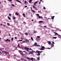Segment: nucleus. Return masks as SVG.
Wrapping results in <instances>:
<instances>
[{"instance_id":"13","label":"nucleus","mask_w":61,"mask_h":61,"mask_svg":"<svg viewBox=\"0 0 61 61\" xmlns=\"http://www.w3.org/2000/svg\"><path fill=\"white\" fill-rule=\"evenodd\" d=\"M37 43H36V42H35V43L34 44V46H36V45H37Z\"/></svg>"},{"instance_id":"6","label":"nucleus","mask_w":61,"mask_h":61,"mask_svg":"<svg viewBox=\"0 0 61 61\" xmlns=\"http://www.w3.org/2000/svg\"><path fill=\"white\" fill-rule=\"evenodd\" d=\"M16 1H18V2L19 3H20V4H21L22 2L18 0H16Z\"/></svg>"},{"instance_id":"2","label":"nucleus","mask_w":61,"mask_h":61,"mask_svg":"<svg viewBox=\"0 0 61 61\" xmlns=\"http://www.w3.org/2000/svg\"><path fill=\"white\" fill-rule=\"evenodd\" d=\"M33 52H35V51H31V52H30L29 53L30 54H33Z\"/></svg>"},{"instance_id":"38","label":"nucleus","mask_w":61,"mask_h":61,"mask_svg":"<svg viewBox=\"0 0 61 61\" xmlns=\"http://www.w3.org/2000/svg\"><path fill=\"white\" fill-rule=\"evenodd\" d=\"M39 14H37V16H39Z\"/></svg>"},{"instance_id":"50","label":"nucleus","mask_w":61,"mask_h":61,"mask_svg":"<svg viewBox=\"0 0 61 61\" xmlns=\"http://www.w3.org/2000/svg\"><path fill=\"white\" fill-rule=\"evenodd\" d=\"M35 9L36 10H37V8H35Z\"/></svg>"},{"instance_id":"14","label":"nucleus","mask_w":61,"mask_h":61,"mask_svg":"<svg viewBox=\"0 0 61 61\" xmlns=\"http://www.w3.org/2000/svg\"><path fill=\"white\" fill-rule=\"evenodd\" d=\"M37 60H38V61H39V60H40V57H38L37 59Z\"/></svg>"},{"instance_id":"22","label":"nucleus","mask_w":61,"mask_h":61,"mask_svg":"<svg viewBox=\"0 0 61 61\" xmlns=\"http://www.w3.org/2000/svg\"><path fill=\"white\" fill-rule=\"evenodd\" d=\"M16 18H15V17H13V19L14 20H15V19Z\"/></svg>"},{"instance_id":"43","label":"nucleus","mask_w":61,"mask_h":61,"mask_svg":"<svg viewBox=\"0 0 61 61\" xmlns=\"http://www.w3.org/2000/svg\"><path fill=\"white\" fill-rule=\"evenodd\" d=\"M29 48H27V50H29Z\"/></svg>"},{"instance_id":"23","label":"nucleus","mask_w":61,"mask_h":61,"mask_svg":"<svg viewBox=\"0 0 61 61\" xmlns=\"http://www.w3.org/2000/svg\"><path fill=\"white\" fill-rule=\"evenodd\" d=\"M8 41V39H7L5 40V42H6L7 41Z\"/></svg>"},{"instance_id":"48","label":"nucleus","mask_w":61,"mask_h":61,"mask_svg":"<svg viewBox=\"0 0 61 61\" xmlns=\"http://www.w3.org/2000/svg\"><path fill=\"white\" fill-rule=\"evenodd\" d=\"M44 9H46V8L45 7H44V8H43Z\"/></svg>"},{"instance_id":"17","label":"nucleus","mask_w":61,"mask_h":61,"mask_svg":"<svg viewBox=\"0 0 61 61\" xmlns=\"http://www.w3.org/2000/svg\"><path fill=\"white\" fill-rule=\"evenodd\" d=\"M31 61H33V60H34V59L33 58H31Z\"/></svg>"},{"instance_id":"55","label":"nucleus","mask_w":61,"mask_h":61,"mask_svg":"<svg viewBox=\"0 0 61 61\" xmlns=\"http://www.w3.org/2000/svg\"><path fill=\"white\" fill-rule=\"evenodd\" d=\"M0 26H1V25H3V24H1L0 25Z\"/></svg>"},{"instance_id":"54","label":"nucleus","mask_w":61,"mask_h":61,"mask_svg":"<svg viewBox=\"0 0 61 61\" xmlns=\"http://www.w3.org/2000/svg\"><path fill=\"white\" fill-rule=\"evenodd\" d=\"M25 3H26V1H25Z\"/></svg>"},{"instance_id":"35","label":"nucleus","mask_w":61,"mask_h":61,"mask_svg":"<svg viewBox=\"0 0 61 61\" xmlns=\"http://www.w3.org/2000/svg\"><path fill=\"white\" fill-rule=\"evenodd\" d=\"M38 56H40V53H38Z\"/></svg>"},{"instance_id":"49","label":"nucleus","mask_w":61,"mask_h":61,"mask_svg":"<svg viewBox=\"0 0 61 61\" xmlns=\"http://www.w3.org/2000/svg\"><path fill=\"white\" fill-rule=\"evenodd\" d=\"M47 49H50V48H47Z\"/></svg>"},{"instance_id":"18","label":"nucleus","mask_w":61,"mask_h":61,"mask_svg":"<svg viewBox=\"0 0 61 61\" xmlns=\"http://www.w3.org/2000/svg\"><path fill=\"white\" fill-rule=\"evenodd\" d=\"M29 3H31L32 2V0H30L29 1Z\"/></svg>"},{"instance_id":"28","label":"nucleus","mask_w":61,"mask_h":61,"mask_svg":"<svg viewBox=\"0 0 61 61\" xmlns=\"http://www.w3.org/2000/svg\"><path fill=\"white\" fill-rule=\"evenodd\" d=\"M40 49H41V50H44V49H43V48H40Z\"/></svg>"},{"instance_id":"60","label":"nucleus","mask_w":61,"mask_h":61,"mask_svg":"<svg viewBox=\"0 0 61 61\" xmlns=\"http://www.w3.org/2000/svg\"><path fill=\"white\" fill-rule=\"evenodd\" d=\"M23 52H25V51H23Z\"/></svg>"},{"instance_id":"56","label":"nucleus","mask_w":61,"mask_h":61,"mask_svg":"<svg viewBox=\"0 0 61 61\" xmlns=\"http://www.w3.org/2000/svg\"><path fill=\"white\" fill-rule=\"evenodd\" d=\"M18 21H16V23H18Z\"/></svg>"},{"instance_id":"36","label":"nucleus","mask_w":61,"mask_h":61,"mask_svg":"<svg viewBox=\"0 0 61 61\" xmlns=\"http://www.w3.org/2000/svg\"><path fill=\"white\" fill-rule=\"evenodd\" d=\"M27 58L28 59H29V60H31V59H30V58Z\"/></svg>"},{"instance_id":"27","label":"nucleus","mask_w":61,"mask_h":61,"mask_svg":"<svg viewBox=\"0 0 61 61\" xmlns=\"http://www.w3.org/2000/svg\"><path fill=\"white\" fill-rule=\"evenodd\" d=\"M37 38H40V36H37Z\"/></svg>"},{"instance_id":"45","label":"nucleus","mask_w":61,"mask_h":61,"mask_svg":"<svg viewBox=\"0 0 61 61\" xmlns=\"http://www.w3.org/2000/svg\"><path fill=\"white\" fill-rule=\"evenodd\" d=\"M12 5V6H14V7H15V5Z\"/></svg>"},{"instance_id":"30","label":"nucleus","mask_w":61,"mask_h":61,"mask_svg":"<svg viewBox=\"0 0 61 61\" xmlns=\"http://www.w3.org/2000/svg\"><path fill=\"white\" fill-rule=\"evenodd\" d=\"M11 39L12 41H13V40H14V38H13L12 37L11 38Z\"/></svg>"},{"instance_id":"31","label":"nucleus","mask_w":61,"mask_h":61,"mask_svg":"<svg viewBox=\"0 0 61 61\" xmlns=\"http://www.w3.org/2000/svg\"><path fill=\"white\" fill-rule=\"evenodd\" d=\"M38 18H41V16H39L38 17Z\"/></svg>"},{"instance_id":"11","label":"nucleus","mask_w":61,"mask_h":61,"mask_svg":"<svg viewBox=\"0 0 61 61\" xmlns=\"http://www.w3.org/2000/svg\"><path fill=\"white\" fill-rule=\"evenodd\" d=\"M37 3V1H36V2H35L34 4V5H36V4Z\"/></svg>"},{"instance_id":"15","label":"nucleus","mask_w":61,"mask_h":61,"mask_svg":"<svg viewBox=\"0 0 61 61\" xmlns=\"http://www.w3.org/2000/svg\"><path fill=\"white\" fill-rule=\"evenodd\" d=\"M58 36L59 37V38H61V36L60 35H58Z\"/></svg>"},{"instance_id":"61","label":"nucleus","mask_w":61,"mask_h":61,"mask_svg":"<svg viewBox=\"0 0 61 61\" xmlns=\"http://www.w3.org/2000/svg\"><path fill=\"white\" fill-rule=\"evenodd\" d=\"M21 60H24V59H23V58H21Z\"/></svg>"},{"instance_id":"34","label":"nucleus","mask_w":61,"mask_h":61,"mask_svg":"<svg viewBox=\"0 0 61 61\" xmlns=\"http://www.w3.org/2000/svg\"><path fill=\"white\" fill-rule=\"evenodd\" d=\"M6 52V51H4L3 52V53H4V54H5Z\"/></svg>"},{"instance_id":"47","label":"nucleus","mask_w":61,"mask_h":61,"mask_svg":"<svg viewBox=\"0 0 61 61\" xmlns=\"http://www.w3.org/2000/svg\"><path fill=\"white\" fill-rule=\"evenodd\" d=\"M33 6L34 8H36V7H35V6H34L33 5Z\"/></svg>"},{"instance_id":"33","label":"nucleus","mask_w":61,"mask_h":61,"mask_svg":"<svg viewBox=\"0 0 61 61\" xmlns=\"http://www.w3.org/2000/svg\"><path fill=\"white\" fill-rule=\"evenodd\" d=\"M16 15H18V13H15Z\"/></svg>"},{"instance_id":"7","label":"nucleus","mask_w":61,"mask_h":61,"mask_svg":"<svg viewBox=\"0 0 61 61\" xmlns=\"http://www.w3.org/2000/svg\"><path fill=\"white\" fill-rule=\"evenodd\" d=\"M48 43L49 45H50L51 44V42L50 41H48Z\"/></svg>"},{"instance_id":"57","label":"nucleus","mask_w":61,"mask_h":61,"mask_svg":"<svg viewBox=\"0 0 61 61\" xmlns=\"http://www.w3.org/2000/svg\"><path fill=\"white\" fill-rule=\"evenodd\" d=\"M26 50V51H29V50Z\"/></svg>"},{"instance_id":"29","label":"nucleus","mask_w":61,"mask_h":61,"mask_svg":"<svg viewBox=\"0 0 61 61\" xmlns=\"http://www.w3.org/2000/svg\"><path fill=\"white\" fill-rule=\"evenodd\" d=\"M23 16H24V17H25V14H23Z\"/></svg>"},{"instance_id":"26","label":"nucleus","mask_w":61,"mask_h":61,"mask_svg":"<svg viewBox=\"0 0 61 61\" xmlns=\"http://www.w3.org/2000/svg\"><path fill=\"white\" fill-rule=\"evenodd\" d=\"M51 46L52 47H53L54 46V45L53 44H52L51 45Z\"/></svg>"},{"instance_id":"4","label":"nucleus","mask_w":61,"mask_h":61,"mask_svg":"<svg viewBox=\"0 0 61 61\" xmlns=\"http://www.w3.org/2000/svg\"><path fill=\"white\" fill-rule=\"evenodd\" d=\"M25 41L26 42H29V41L28 40H25Z\"/></svg>"},{"instance_id":"64","label":"nucleus","mask_w":61,"mask_h":61,"mask_svg":"<svg viewBox=\"0 0 61 61\" xmlns=\"http://www.w3.org/2000/svg\"><path fill=\"white\" fill-rule=\"evenodd\" d=\"M1 40V38H0V40Z\"/></svg>"},{"instance_id":"25","label":"nucleus","mask_w":61,"mask_h":61,"mask_svg":"<svg viewBox=\"0 0 61 61\" xmlns=\"http://www.w3.org/2000/svg\"><path fill=\"white\" fill-rule=\"evenodd\" d=\"M56 38H57V37H53V38H54V39H56Z\"/></svg>"},{"instance_id":"24","label":"nucleus","mask_w":61,"mask_h":61,"mask_svg":"<svg viewBox=\"0 0 61 61\" xmlns=\"http://www.w3.org/2000/svg\"><path fill=\"white\" fill-rule=\"evenodd\" d=\"M9 16H11V15H12V14H11L10 13H9Z\"/></svg>"},{"instance_id":"41","label":"nucleus","mask_w":61,"mask_h":61,"mask_svg":"<svg viewBox=\"0 0 61 61\" xmlns=\"http://www.w3.org/2000/svg\"><path fill=\"white\" fill-rule=\"evenodd\" d=\"M8 41L9 42H10V40H9V39H8Z\"/></svg>"},{"instance_id":"58","label":"nucleus","mask_w":61,"mask_h":61,"mask_svg":"<svg viewBox=\"0 0 61 61\" xmlns=\"http://www.w3.org/2000/svg\"><path fill=\"white\" fill-rule=\"evenodd\" d=\"M29 50H31V49L30 48L29 49Z\"/></svg>"},{"instance_id":"39","label":"nucleus","mask_w":61,"mask_h":61,"mask_svg":"<svg viewBox=\"0 0 61 61\" xmlns=\"http://www.w3.org/2000/svg\"><path fill=\"white\" fill-rule=\"evenodd\" d=\"M7 25H10V24H9V23H7Z\"/></svg>"},{"instance_id":"21","label":"nucleus","mask_w":61,"mask_h":61,"mask_svg":"<svg viewBox=\"0 0 61 61\" xmlns=\"http://www.w3.org/2000/svg\"><path fill=\"white\" fill-rule=\"evenodd\" d=\"M31 40L32 41H33V40H34L33 39V37H31Z\"/></svg>"},{"instance_id":"62","label":"nucleus","mask_w":61,"mask_h":61,"mask_svg":"<svg viewBox=\"0 0 61 61\" xmlns=\"http://www.w3.org/2000/svg\"><path fill=\"white\" fill-rule=\"evenodd\" d=\"M53 44H55V43L54 42H53Z\"/></svg>"},{"instance_id":"20","label":"nucleus","mask_w":61,"mask_h":61,"mask_svg":"<svg viewBox=\"0 0 61 61\" xmlns=\"http://www.w3.org/2000/svg\"><path fill=\"white\" fill-rule=\"evenodd\" d=\"M31 11H32V12H33V13H35V11H34V10H31Z\"/></svg>"},{"instance_id":"9","label":"nucleus","mask_w":61,"mask_h":61,"mask_svg":"<svg viewBox=\"0 0 61 61\" xmlns=\"http://www.w3.org/2000/svg\"><path fill=\"white\" fill-rule=\"evenodd\" d=\"M36 52L37 53H40V51H36Z\"/></svg>"},{"instance_id":"8","label":"nucleus","mask_w":61,"mask_h":61,"mask_svg":"<svg viewBox=\"0 0 61 61\" xmlns=\"http://www.w3.org/2000/svg\"><path fill=\"white\" fill-rule=\"evenodd\" d=\"M43 21H39V23H43Z\"/></svg>"},{"instance_id":"52","label":"nucleus","mask_w":61,"mask_h":61,"mask_svg":"<svg viewBox=\"0 0 61 61\" xmlns=\"http://www.w3.org/2000/svg\"><path fill=\"white\" fill-rule=\"evenodd\" d=\"M30 8H31V10H32V9H33V8H32V7H31Z\"/></svg>"},{"instance_id":"40","label":"nucleus","mask_w":61,"mask_h":61,"mask_svg":"<svg viewBox=\"0 0 61 61\" xmlns=\"http://www.w3.org/2000/svg\"><path fill=\"white\" fill-rule=\"evenodd\" d=\"M44 27L45 28L46 27V26H44Z\"/></svg>"},{"instance_id":"16","label":"nucleus","mask_w":61,"mask_h":61,"mask_svg":"<svg viewBox=\"0 0 61 61\" xmlns=\"http://www.w3.org/2000/svg\"><path fill=\"white\" fill-rule=\"evenodd\" d=\"M8 18L9 20H10L11 19V18L9 16L8 17Z\"/></svg>"},{"instance_id":"46","label":"nucleus","mask_w":61,"mask_h":61,"mask_svg":"<svg viewBox=\"0 0 61 61\" xmlns=\"http://www.w3.org/2000/svg\"><path fill=\"white\" fill-rule=\"evenodd\" d=\"M43 51H40V53H42V52H43Z\"/></svg>"},{"instance_id":"53","label":"nucleus","mask_w":61,"mask_h":61,"mask_svg":"<svg viewBox=\"0 0 61 61\" xmlns=\"http://www.w3.org/2000/svg\"><path fill=\"white\" fill-rule=\"evenodd\" d=\"M15 39H17V37H15Z\"/></svg>"},{"instance_id":"12","label":"nucleus","mask_w":61,"mask_h":61,"mask_svg":"<svg viewBox=\"0 0 61 61\" xmlns=\"http://www.w3.org/2000/svg\"><path fill=\"white\" fill-rule=\"evenodd\" d=\"M5 54H6V55H8V54H9V53L8 52H6L5 53Z\"/></svg>"},{"instance_id":"59","label":"nucleus","mask_w":61,"mask_h":61,"mask_svg":"<svg viewBox=\"0 0 61 61\" xmlns=\"http://www.w3.org/2000/svg\"><path fill=\"white\" fill-rule=\"evenodd\" d=\"M41 18H43V17H41Z\"/></svg>"},{"instance_id":"42","label":"nucleus","mask_w":61,"mask_h":61,"mask_svg":"<svg viewBox=\"0 0 61 61\" xmlns=\"http://www.w3.org/2000/svg\"><path fill=\"white\" fill-rule=\"evenodd\" d=\"M27 48L26 47H25L24 48V49H27Z\"/></svg>"},{"instance_id":"63","label":"nucleus","mask_w":61,"mask_h":61,"mask_svg":"<svg viewBox=\"0 0 61 61\" xmlns=\"http://www.w3.org/2000/svg\"><path fill=\"white\" fill-rule=\"evenodd\" d=\"M23 42H25V41H23Z\"/></svg>"},{"instance_id":"51","label":"nucleus","mask_w":61,"mask_h":61,"mask_svg":"<svg viewBox=\"0 0 61 61\" xmlns=\"http://www.w3.org/2000/svg\"><path fill=\"white\" fill-rule=\"evenodd\" d=\"M25 7H27V6L26 5H25Z\"/></svg>"},{"instance_id":"19","label":"nucleus","mask_w":61,"mask_h":61,"mask_svg":"<svg viewBox=\"0 0 61 61\" xmlns=\"http://www.w3.org/2000/svg\"><path fill=\"white\" fill-rule=\"evenodd\" d=\"M25 34L26 36H27L28 35V33L26 32L25 33Z\"/></svg>"},{"instance_id":"3","label":"nucleus","mask_w":61,"mask_h":61,"mask_svg":"<svg viewBox=\"0 0 61 61\" xmlns=\"http://www.w3.org/2000/svg\"><path fill=\"white\" fill-rule=\"evenodd\" d=\"M55 34L54 35V36H56L57 35H58H58H59L58 34V33L56 32H55Z\"/></svg>"},{"instance_id":"37","label":"nucleus","mask_w":61,"mask_h":61,"mask_svg":"<svg viewBox=\"0 0 61 61\" xmlns=\"http://www.w3.org/2000/svg\"><path fill=\"white\" fill-rule=\"evenodd\" d=\"M12 0H8V1H10V2L12 1Z\"/></svg>"},{"instance_id":"5","label":"nucleus","mask_w":61,"mask_h":61,"mask_svg":"<svg viewBox=\"0 0 61 61\" xmlns=\"http://www.w3.org/2000/svg\"><path fill=\"white\" fill-rule=\"evenodd\" d=\"M55 17V16H52L51 17V19H52V20H54V18Z\"/></svg>"},{"instance_id":"44","label":"nucleus","mask_w":61,"mask_h":61,"mask_svg":"<svg viewBox=\"0 0 61 61\" xmlns=\"http://www.w3.org/2000/svg\"><path fill=\"white\" fill-rule=\"evenodd\" d=\"M19 41H23V40H19Z\"/></svg>"},{"instance_id":"32","label":"nucleus","mask_w":61,"mask_h":61,"mask_svg":"<svg viewBox=\"0 0 61 61\" xmlns=\"http://www.w3.org/2000/svg\"><path fill=\"white\" fill-rule=\"evenodd\" d=\"M34 33H37V31H35L34 32Z\"/></svg>"},{"instance_id":"10","label":"nucleus","mask_w":61,"mask_h":61,"mask_svg":"<svg viewBox=\"0 0 61 61\" xmlns=\"http://www.w3.org/2000/svg\"><path fill=\"white\" fill-rule=\"evenodd\" d=\"M41 47H42V48H43V49H45V47L44 46H42V45H41Z\"/></svg>"},{"instance_id":"1","label":"nucleus","mask_w":61,"mask_h":61,"mask_svg":"<svg viewBox=\"0 0 61 61\" xmlns=\"http://www.w3.org/2000/svg\"><path fill=\"white\" fill-rule=\"evenodd\" d=\"M20 54H21V55H22V56H23V55H24V54H23V52L22 51H21L20 52Z\"/></svg>"}]
</instances>
